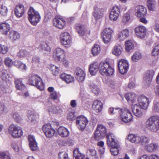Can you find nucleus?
<instances>
[{
  "label": "nucleus",
  "mask_w": 159,
  "mask_h": 159,
  "mask_svg": "<svg viewBox=\"0 0 159 159\" xmlns=\"http://www.w3.org/2000/svg\"><path fill=\"white\" fill-rule=\"evenodd\" d=\"M107 143L108 147L111 148L110 151L113 156L117 155L120 149V146L116 137L111 133L107 135Z\"/></svg>",
  "instance_id": "obj_1"
},
{
  "label": "nucleus",
  "mask_w": 159,
  "mask_h": 159,
  "mask_svg": "<svg viewBox=\"0 0 159 159\" xmlns=\"http://www.w3.org/2000/svg\"><path fill=\"white\" fill-rule=\"evenodd\" d=\"M146 127L151 132H156L159 129V117L153 116L146 122Z\"/></svg>",
  "instance_id": "obj_2"
},
{
  "label": "nucleus",
  "mask_w": 159,
  "mask_h": 159,
  "mask_svg": "<svg viewBox=\"0 0 159 159\" xmlns=\"http://www.w3.org/2000/svg\"><path fill=\"white\" fill-rule=\"evenodd\" d=\"M98 70L100 73L104 76H109L114 73L113 68L108 61L101 62L99 64Z\"/></svg>",
  "instance_id": "obj_3"
},
{
  "label": "nucleus",
  "mask_w": 159,
  "mask_h": 159,
  "mask_svg": "<svg viewBox=\"0 0 159 159\" xmlns=\"http://www.w3.org/2000/svg\"><path fill=\"white\" fill-rule=\"evenodd\" d=\"M28 18L31 24L36 25L40 20L41 17L38 11L32 7H30L28 12Z\"/></svg>",
  "instance_id": "obj_4"
},
{
  "label": "nucleus",
  "mask_w": 159,
  "mask_h": 159,
  "mask_svg": "<svg viewBox=\"0 0 159 159\" xmlns=\"http://www.w3.org/2000/svg\"><path fill=\"white\" fill-rule=\"evenodd\" d=\"M118 119L125 123H128L133 120V116L130 110L127 108H121Z\"/></svg>",
  "instance_id": "obj_5"
},
{
  "label": "nucleus",
  "mask_w": 159,
  "mask_h": 159,
  "mask_svg": "<svg viewBox=\"0 0 159 159\" xmlns=\"http://www.w3.org/2000/svg\"><path fill=\"white\" fill-rule=\"evenodd\" d=\"M8 133L11 137L14 138H19L23 134L22 128L16 125H10L8 129Z\"/></svg>",
  "instance_id": "obj_6"
},
{
  "label": "nucleus",
  "mask_w": 159,
  "mask_h": 159,
  "mask_svg": "<svg viewBox=\"0 0 159 159\" xmlns=\"http://www.w3.org/2000/svg\"><path fill=\"white\" fill-rule=\"evenodd\" d=\"M28 83L29 84L35 86L38 89L42 90L43 89V84L41 79L38 75H33L29 78Z\"/></svg>",
  "instance_id": "obj_7"
},
{
  "label": "nucleus",
  "mask_w": 159,
  "mask_h": 159,
  "mask_svg": "<svg viewBox=\"0 0 159 159\" xmlns=\"http://www.w3.org/2000/svg\"><path fill=\"white\" fill-rule=\"evenodd\" d=\"M60 41L61 44L65 47H69L72 43V38L67 32L62 33L60 35Z\"/></svg>",
  "instance_id": "obj_8"
},
{
  "label": "nucleus",
  "mask_w": 159,
  "mask_h": 159,
  "mask_svg": "<svg viewBox=\"0 0 159 159\" xmlns=\"http://www.w3.org/2000/svg\"><path fill=\"white\" fill-rule=\"evenodd\" d=\"M106 133L105 127L102 125H99L98 126L94 133V139L98 141L105 137Z\"/></svg>",
  "instance_id": "obj_9"
},
{
  "label": "nucleus",
  "mask_w": 159,
  "mask_h": 159,
  "mask_svg": "<svg viewBox=\"0 0 159 159\" xmlns=\"http://www.w3.org/2000/svg\"><path fill=\"white\" fill-rule=\"evenodd\" d=\"M113 33V30L110 28H107L103 30L101 33V36L104 43H108L111 41Z\"/></svg>",
  "instance_id": "obj_10"
},
{
  "label": "nucleus",
  "mask_w": 159,
  "mask_h": 159,
  "mask_svg": "<svg viewBox=\"0 0 159 159\" xmlns=\"http://www.w3.org/2000/svg\"><path fill=\"white\" fill-rule=\"evenodd\" d=\"M138 105L140 106L143 110H146L150 103L149 98L144 95H141L138 97L137 99Z\"/></svg>",
  "instance_id": "obj_11"
},
{
  "label": "nucleus",
  "mask_w": 159,
  "mask_h": 159,
  "mask_svg": "<svg viewBox=\"0 0 159 159\" xmlns=\"http://www.w3.org/2000/svg\"><path fill=\"white\" fill-rule=\"evenodd\" d=\"M118 67L120 72L124 74L127 72L129 68V62L126 60L121 59L118 62Z\"/></svg>",
  "instance_id": "obj_12"
},
{
  "label": "nucleus",
  "mask_w": 159,
  "mask_h": 159,
  "mask_svg": "<svg viewBox=\"0 0 159 159\" xmlns=\"http://www.w3.org/2000/svg\"><path fill=\"white\" fill-rule=\"evenodd\" d=\"M154 71L152 70L148 71L145 74L143 81V84L145 88L149 86L152 81Z\"/></svg>",
  "instance_id": "obj_13"
},
{
  "label": "nucleus",
  "mask_w": 159,
  "mask_h": 159,
  "mask_svg": "<svg viewBox=\"0 0 159 159\" xmlns=\"http://www.w3.org/2000/svg\"><path fill=\"white\" fill-rule=\"evenodd\" d=\"M42 129L46 136L48 138L52 137L55 132V130L52 128L51 125L47 124L43 126Z\"/></svg>",
  "instance_id": "obj_14"
},
{
  "label": "nucleus",
  "mask_w": 159,
  "mask_h": 159,
  "mask_svg": "<svg viewBox=\"0 0 159 159\" xmlns=\"http://www.w3.org/2000/svg\"><path fill=\"white\" fill-rule=\"evenodd\" d=\"M65 52L64 49L60 48H57L53 51V56L56 60L61 61L65 57Z\"/></svg>",
  "instance_id": "obj_15"
},
{
  "label": "nucleus",
  "mask_w": 159,
  "mask_h": 159,
  "mask_svg": "<svg viewBox=\"0 0 159 159\" xmlns=\"http://www.w3.org/2000/svg\"><path fill=\"white\" fill-rule=\"evenodd\" d=\"M88 122L87 119L83 116L81 115L77 118L76 124L80 129H84Z\"/></svg>",
  "instance_id": "obj_16"
},
{
  "label": "nucleus",
  "mask_w": 159,
  "mask_h": 159,
  "mask_svg": "<svg viewBox=\"0 0 159 159\" xmlns=\"http://www.w3.org/2000/svg\"><path fill=\"white\" fill-rule=\"evenodd\" d=\"M120 14V8L118 6L113 7L109 15L110 20L113 21H116L118 19Z\"/></svg>",
  "instance_id": "obj_17"
},
{
  "label": "nucleus",
  "mask_w": 159,
  "mask_h": 159,
  "mask_svg": "<svg viewBox=\"0 0 159 159\" xmlns=\"http://www.w3.org/2000/svg\"><path fill=\"white\" fill-rule=\"evenodd\" d=\"M78 34L80 35L83 36L84 35L87 36L90 34V30L84 25L80 24L77 25L75 27Z\"/></svg>",
  "instance_id": "obj_18"
},
{
  "label": "nucleus",
  "mask_w": 159,
  "mask_h": 159,
  "mask_svg": "<svg viewBox=\"0 0 159 159\" xmlns=\"http://www.w3.org/2000/svg\"><path fill=\"white\" fill-rule=\"evenodd\" d=\"M134 141V143L137 144H140L141 145H145L149 143V139L146 136H141L136 134Z\"/></svg>",
  "instance_id": "obj_19"
},
{
  "label": "nucleus",
  "mask_w": 159,
  "mask_h": 159,
  "mask_svg": "<svg viewBox=\"0 0 159 159\" xmlns=\"http://www.w3.org/2000/svg\"><path fill=\"white\" fill-rule=\"evenodd\" d=\"M131 108L134 115L136 117L139 118L142 116L143 109L137 104H133Z\"/></svg>",
  "instance_id": "obj_20"
},
{
  "label": "nucleus",
  "mask_w": 159,
  "mask_h": 159,
  "mask_svg": "<svg viewBox=\"0 0 159 159\" xmlns=\"http://www.w3.org/2000/svg\"><path fill=\"white\" fill-rule=\"evenodd\" d=\"M103 108V103L100 101L96 100L93 102L92 108L96 113H99L101 112Z\"/></svg>",
  "instance_id": "obj_21"
},
{
  "label": "nucleus",
  "mask_w": 159,
  "mask_h": 159,
  "mask_svg": "<svg viewBox=\"0 0 159 159\" xmlns=\"http://www.w3.org/2000/svg\"><path fill=\"white\" fill-rule=\"evenodd\" d=\"M66 24L64 20L59 16L56 17L53 20V25L57 28L62 29L64 28Z\"/></svg>",
  "instance_id": "obj_22"
},
{
  "label": "nucleus",
  "mask_w": 159,
  "mask_h": 159,
  "mask_svg": "<svg viewBox=\"0 0 159 159\" xmlns=\"http://www.w3.org/2000/svg\"><path fill=\"white\" fill-rule=\"evenodd\" d=\"M135 33L138 36L141 38H143L146 34V28L142 25L139 26L135 28Z\"/></svg>",
  "instance_id": "obj_23"
},
{
  "label": "nucleus",
  "mask_w": 159,
  "mask_h": 159,
  "mask_svg": "<svg viewBox=\"0 0 159 159\" xmlns=\"http://www.w3.org/2000/svg\"><path fill=\"white\" fill-rule=\"evenodd\" d=\"M135 15L138 17L144 16L147 13L146 8L143 6L139 5L135 8Z\"/></svg>",
  "instance_id": "obj_24"
},
{
  "label": "nucleus",
  "mask_w": 159,
  "mask_h": 159,
  "mask_svg": "<svg viewBox=\"0 0 159 159\" xmlns=\"http://www.w3.org/2000/svg\"><path fill=\"white\" fill-rule=\"evenodd\" d=\"M129 35V30L125 29L121 31L117 34V39L120 41H122L126 39Z\"/></svg>",
  "instance_id": "obj_25"
},
{
  "label": "nucleus",
  "mask_w": 159,
  "mask_h": 159,
  "mask_svg": "<svg viewBox=\"0 0 159 159\" xmlns=\"http://www.w3.org/2000/svg\"><path fill=\"white\" fill-rule=\"evenodd\" d=\"M10 30V27L9 24L6 22H3L0 24V32L5 35L7 34Z\"/></svg>",
  "instance_id": "obj_26"
},
{
  "label": "nucleus",
  "mask_w": 159,
  "mask_h": 159,
  "mask_svg": "<svg viewBox=\"0 0 159 159\" xmlns=\"http://www.w3.org/2000/svg\"><path fill=\"white\" fill-rule=\"evenodd\" d=\"M24 7L22 4L17 5L15 9V15L18 17H22L24 13Z\"/></svg>",
  "instance_id": "obj_27"
},
{
  "label": "nucleus",
  "mask_w": 159,
  "mask_h": 159,
  "mask_svg": "<svg viewBox=\"0 0 159 159\" xmlns=\"http://www.w3.org/2000/svg\"><path fill=\"white\" fill-rule=\"evenodd\" d=\"M38 48L40 51L44 54L49 53L51 52L50 47L44 42H41Z\"/></svg>",
  "instance_id": "obj_28"
},
{
  "label": "nucleus",
  "mask_w": 159,
  "mask_h": 159,
  "mask_svg": "<svg viewBox=\"0 0 159 159\" xmlns=\"http://www.w3.org/2000/svg\"><path fill=\"white\" fill-rule=\"evenodd\" d=\"M123 48L120 44H116L112 50V53L116 56H119L121 55Z\"/></svg>",
  "instance_id": "obj_29"
},
{
  "label": "nucleus",
  "mask_w": 159,
  "mask_h": 159,
  "mask_svg": "<svg viewBox=\"0 0 159 159\" xmlns=\"http://www.w3.org/2000/svg\"><path fill=\"white\" fill-rule=\"evenodd\" d=\"M99 64L94 62L91 64L89 67V72L91 75H95L98 70Z\"/></svg>",
  "instance_id": "obj_30"
},
{
  "label": "nucleus",
  "mask_w": 159,
  "mask_h": 159,
  "mask_svg": "<svg viewBox=\"0 0 159 159\" xmlns=\"http://www.w3.org/2000/svg\"><path fill=\"white\" fill-rule=\"evenodd\" d=\"M60 78L67 84L72 83L74 81V78L73 77L70 75H67L64 73L60 75Z\"/></svg>",
  "instance_id": "obj_31"
},
{
  "label": "nucleus",
  "mask_w": 159,
  "mask_h": 159,
  "mask_svg": "<svg viewBox=\"0 0 159 159\" xmlns=\"http://www.w3.org/2000/svg\"><path fill=\"white\" fill-rule=\"evenodd\" d=\"M103 9L98 7H95L93 15L96 20L99 19L103 17Z\"/></svg>",
  "instance_id": "obj_32"
},
{
  "label": "nucleus",
  "mask_w": 159,
  "mask_h": 159,
  "mask_svg": "<svg viewBox=\"0 0 159 159\" xmlns=\"http://www.w3.org/2000/svg\"><path fill=\"white\" fill-rule=\"evenodd\" d=\"M57 132L60 136L63 137H68L69 134L68 129L63 126L60 127L58 129Z\"/></svg>",
  "instance_id": "obj_33"
},
{
  "label": "nucleus",
  "mask_w": 159,
  "mask_h": 159,
  "mask_svg": "<svg viewBox=\"0 0 159 159\" xmlns=\"http://www.w3.org/2000/svg\"><path fill=\"white\" fill-rule=\"evenodd\" d=\"M76 78L79 81H82L84 78L85 74L81 69L78 68L75 72Z\"/></svg>",
  "instance_id": "obj_34"
},
{
  "label": "nucleus",
  "mask_w": 159,
  "mask_h": 159,
  "mask_svg": "<svg viewBox=\"0 0 159 159\" xmlns=\"http://www.w3.org/2000/svg\"><path fill=\"white\" fill-rule=\"evenodd\" d=\"M125 97L127 101L131 103H134L136 100V96L134 93H130L125 94Z\"/></svg>",
  "instance_id": "obj_35"
},
{
  "label": "nucleus",
  "mask_w": 159,
  "mask_h": 159,
  "mask_svg": "<svg viewBox=\"0 0 159 159\" xmlns=\"http://www.w3.org/2000/svg\"><path fill=\"white\" fill-rule=\"evenodd\" d=\"M15 87L16 89L23 90L25 88V85L22 83L21 79H16L15 81Z\"/></svg>",
  "instance_id": "obj_36"
},
{
  "label": "nucleus",
  "mask_w": 159,
  "mask_h": 159,
  "mask_svg": "<svg viewBox=\"0 0 159 159\" xmlns=\"http://www.w3.org/2000/svg\"><path fill=\"white\" fill-rule=\"evenodd\" d=\"M147 4L149 10L152 11L155 10L156 7L155 0H148Z\"/></svg>",
  "instance_id": "obj_37"
},
{
  "label": "nucleus",
  "mask_w": 159,
  "mask_h": 159,
  "mask_svg": "<svg viewBox=\"0 0 159 159\" xmlns=\"http://www.w3.org/2000/svg\"><path fill=\"white\" fill-rule=\"evenodd\" d=\"M17 56L19 58H28L30 57V54L27 51L21 49L17 53Z\"/></svg>",
  "instance_id": "obj_38"
},
{
  "label": "nucleus",
  "mask_w": 159,
  "mask_h": 159,
  "mask_svg": "<svg viewBox=\"0 0 159 159\" xmlns=\"http://www.w3.org/2000/svg\"><path fill=\"white\" fill-rule=\"evenodd\" d=\"M134 43L132 40H129L125 41V47L126 51L127 52L130 51L134 48Z\"/></svg>",
  "instance_id": "obj_39"
},
{
  "label": "nucleus",
  "mask_w": 159,
  "mask_h": 159,
  "mask_svg": "<svg viewBox=\"0 0 159 159\" xmlns=\"http://www.w3.org/2000/svg\"><path fill=\"white\" fill-rule=\"evenodd\" d=\"M158 145L156 143H150L145 146L146 149L149 152H152L156 150L158 148Z\"/></svg>",
  "instance_id": "obj_40"
},
{
  "label": "nucleus",
  "mask_w": 159,
  "mask_h": 159,
  "mask_svg": "<svg viewBox=\"0 0 159 159\" xmlns=\"http://www.w3.org/2000/svg\"><path fill=\"white\" fill-rule=\"evenodd\" d=\"M48 112L53 114H58L61 112V111L59 107L52 106L48 109Z\"/></svg>",
  "instance_id": "obj_41"
},
{
  "label": "nucleus",
  "mask_w": 159,
  "mask_h": 159,
  "mask_svg": "<svg viewBox=\"0 0 159 159\" xmlns=\"http://www.w3.org/2000/svg\"><path fill=\"white\" fill-rule=\"evenodd\" d=\"M89 87L91 91L95 95H97L99 93L100 89L98 85L92 83L90 84Z\"/></svg>",
  "instance_id": "obj_42"
},
{
  "label": "nucleus",
  "mask_w": 159,
  "mask_h": 159,
  "mask_svg": "<svg viewBox=\"0 0 159 159\" xmlns=\"http://www.w3.org/2000/svg\"><path fill=\"white\" fill-rule=\"evenodd\" d=\"M30 114H28V116L29 120L30 121V123L31 125H33L37 122V120L38 119V116L35 114H33L31 112Z\"/></svg>",
  "instance_id": "obj_43"
},
{
  "label": "nucleus",
  "mask_w": 159,
  "mask_h": 159,
  "mask_svg": "<svg viewBox=\"0 0 159 159\" xmlns=\"http://www.w3.org/2000/svg\"><path fill=\"white\" fill-rule=\"evenodd\" d=\"M74 156L75 159H84L85 155L80 152L79 148H76L74 151Z\"/></svg>",
  "instance_id": "obj_44"
},
{
  "label": "nucleus",
  "mask_w": 159,
  "mask_h": 159,
  "mask_svg": "<svg viewBox=\"0 0 159 159\" xmlns=\"http://www.w3.org/2000/svg\"><path fill=\"white\" fill-rule=\"evenodd\" d=\"M121 108L119 107L114 108L112 107H110L109 108L108 110V113L111 115H116L117 113H118L119 114L121 111Z\"/></svg>",
  "instance_id": "obj_45"
},
{
  "label": "nucleus",
  "mask_w": 159,
  "mask_h": 159,
  "mask_svg": "<svg viewBox=\"0 0 159 159\" xmlns=\"http://www.w3.org/2000/svg\"><path fill=\"white\" fill-rule=\"evenodd\" d=\"M91 51L93 56L98 55L101 51L100 46L98 44H94L92 49Z\"/></svg>",
  "instance_id": "obj_46"
},
{
  "label": "nucleus",
  "mask_w": 159,
  "mask_h": 159,
  "mask_svg": "<svg viewBox=\"0 0 159 159\" xmlns=\"http://www.w3.org/2000/svg\"><path fill=\"white\" fill-rule=\"evenodd\" d=\"M10 39L12 40H16L19 39L20 37L19 34L16 31H11L9 34Z\"/></svg>",
  "instance_id": "obj_47"
},
{
  "label": "nucleus",
  "mask_w": 159,
  "mask_h": 159,
  "mask_svg": "<svg viewBox=\"0 0 159 159\" xmlns=\"http://www.w3.org/2000/svg\"><path fill=\"white\" fill-rule=\"evenodd\" d=\"M0 76L1 78L5 81L9 80V76L7 71L5 70H2L0 72Z\"/></svg>",
  "instance_id": "obj_48"
},
{
  "label": "nucleus",
  "mask_w": 159,
  "mask_h": 159,
  "mask_svg": "<svg viewBox=\"0 0 159 159\" xmlns=\"http://www.w3.org/2000/svg\"><path fill=\"white\" fill-rule=\"evenodd\" d=\"M142 57L141 53L139 52H134L131 57L132 60L134 62H136Z\"/></svg>",
  "instance_id": "obj_49"
},
{
  "label": "nucleus",
  "mask_w": 159,
  "mask_h": 159,
  "mask_svg": "<svg viewBox=\"0 0 159 159\" xmlns=\"http://www.w3.org/2000/svg\"><path fill=\"white\" fill-rule=\"evenodd\" d=\"M50 69L53 75L56 76L59 74L60 70L58 67L51 64L50 65Z\"/></svg>",
  "instance_id": "obj_50"
},
{
  "label": "nucleus",
  "mask_w": 159,
  "mask_h": 159,
  "mask_svg": "<svg viewBox=\"0 0 159 159\" xmlns=\"http://www.w3.org/2000/svg\"><path fill=\"white\" fill-rule=\"evenodd\" d=\"M8 9L6 6L2 5L0 6V14L2 16H6L8 12Z\"/></svg>",
  "instance_id": "obj_51"
},
{
  "label": "nucleus",
  "mask_w": 159,
  "mask_h": 159,
  "mask_svg": "<svg viewBox=\"0 0 159 159\" xmlns=\"http://www.w3.org/2000/svg\"><path fill=\"white\" fill-rule=\"evenodd\" d=\"M8 50L7 46L0 44V53L5 54L8 52Z\"/></svg>",
  "instance_id": "obj_52"
},
{
  "label": "nucleus",
  "mask_w": 159,
  "mask_h": 159,
  "mask_svg": "<svg viewBox=\"0 0 159 159\" xmlns=\"http://www.w3.org/2000/svg\"><path fill=\"white\" fill-rule=\"evenodd\" d=\"M130 19V15L128 13H125L123 16L122 20L123 23L126 24L129 22Z\"/></svg>",
  "instance_id": "obj_53"
},
{
  "label": "nucleus",
  "mask_w": 159,
  "mask_h": 159,
  "mask_svg": "<svg viewBox=\"0 0 159 159\" xmlns=\"http://www.w3.org/2000/svg\"><path fill=\"white\" fill-rule=\"evenodd\" d=\"M76 118V116L75 115L74 112H69L67 114V119L69 120H74Z\"/></svg>",
  "instance_id": "obj_54"
},
{
  "label": "nucleus",
  "mask_w": 159,
  "mask_h": 159,
  "mask_svg": "<svg viewBox=\"0 0 159 159\" xmlns=\"http://www.w3.org/2000/svg\"><path fill=\"white\" fill-rule=\"evenodd\" d=\"M5 65L8 67H11L13 64V61L9 57H7L4 60Z\"/></svg>",
  "instance_id": "obj_55"
},
{
  "label": "nucleus",
  "mask_w": 159,
  "mask_h": 159,
  "mask_svg": "<svg viewBox=\"0 0 159 159\" xmlns=\"http://www.w3.org/2000/svg\"><path fill=\"white\" fill-rule=\"evenodd\" d=\"M0 159H11L10 156L5 152H0Z\"/></svg>",
  "instance_id": "obj_56"
},
{
  "label": "nucleus",
  "mask_w": 159,
  "mask_h": 159,
  "mask_svg": "<svg viewBox=\"0 0 159 159\" xmlns=\"http://www.w3.org/2000/svg\"><path fill=\"white\" fill-rule=\"evenodd\" d=\"M59 159H69L68 154L65 152H61L58 154Z\"/></svg>",
  "instance_id": "obj_57"
},
{
  "label": "nucleus",
  "mask_w": 159,
  "mask_h": 159,
  "mask_svg": "<svg viewBox=\"0 0 159 159\" xmlns=\"http://www.w3.org/2000/svg\"><path fill=\"white\" fill-rule=\"evenodd\" d=\"M154 112L159 113V102H155L153 103L152 109Z\"/></svg>",
  "instance_id": "obj_58"
},
{
  "label": "nucleus",
  "mask_w": 159,
  "mask_h": 159,
  "mask_svg": "<svg viewBox=\"0 0 159 159\" xmlns=\"http://www.w3.org/2000/svg\"><path fill=\"white\" fill-rule=\"evenodd\" d=\"M136 134H128L127 137L128 140L132 143H134V140L136 137Z\"/></svg>",
  "instance_id": "obj_59"
},
{
  "label": "nucleus",
  "mask_w": 159,
  "mask_h": 159,
  "mask_svg": "<svg viewBox=\"0 0 159 159\" xmlns=\"http://www.w3.org/2000/svg\"><path fill=\"white\" fill-rule=\"evenodd\" d=\"M152 54L154 56L159 55V44L156 46L152 50Z\"/></svg>",
  "instance_id": "obj_60"
},
{
  "label": "nucleus",
  "mask_w": 159,
  "mask_h": 159,
  "mask_svg": "<svg viewBox=\"0 0 159 159\" xmlns=\"http://www.w3.org/2000/svg\"><path fill=\"white\" fill-rule=\"evenodd\" d=\"M38 144L36 142L31 143L29 144L31 150L33 151H35L38 150L39 148L38 146Z\"/></svg>",
  "instance_id": "obj_61"
},
{
  "label": "nucleus",
  "mask_w": 159,
  "mask_h": 159,
  "mask_svg": "<svg viewBox=\"0 0 159 159\" xmlns=\"http://www.w3.org/2000/svg\"><path fill=\"white\" fill-rule=\"evenodd\" d=\"M18 64L17 66L19 68L21 69L23 71L26 70L27 67L25 64L20 61L18 62Z\"/></svg>",
  "instance_id": "obj_62"
},
{
  "label": "nucleus",
  "mask_w": 159,
  "mask_h": 159,
  "mask_svg": "<svg viewBox=\"0 0 159 159\" xmlns=\"http://www.w3.org/2000/svg\"><path fill=\"white\" fill-rule=\"evenodd\" d=\"M13 117L18 123L20 122L22 120L21 116L18 113H14L13 115Z\"/></svg>",
  "instance_id": "obj_63"
},
{
  "label": "nucleus",
  "mask_w": 159,
  "mask_h": 159,
  "mask_svg": "<svg viewBox=\"0 0 159 159\" xmlns=\"http://www.w3.org/2000/svg\"><path fill=\"white\" fill-rule=\"evenodd\" d=\"M50 98L54 100H56L58 99V97L57 94V92L56 91L52 92L51 93L50 95Z\"/></svg>",
  "instance_id": "obj_64"
}]
</instances>
